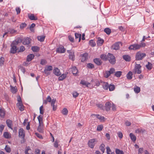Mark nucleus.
Masks as SVG:
<instances>
[{
	"label": "nucleus",
	"instance_id": "36",
	"mask_svg": "<svg viewBox=\"0 0 154 154\" xmlns=\"http://www.w3.org/2000/svg\"><path fill=\"white\" fill-rule=\"evenodd\" d=\"M116 154H124V152L119 149H116L115 150Z\"/></svg>",
	"mask_w": 154,
	"mask_h": 154
},
{
	"label": "nucleus",
	"instance_id": "12",
	"mask_svg": "<svg viewBox=\"0 0 154 154\" xmlns=\"http://www.w3.org/2000/svg\"><path fill=\"white\" fill-rule=\"evenodd\" d=\"M101 85L103 86V88L105 90H108L109 87V84L107 82H104L102 81H100Z\"/></svg>",
	"mask_w": 154,
	"mask_h": 154
},
{
	"label": "nucleus",
	"instance_id": "53",
	"mask_svg": "<svg viewBox=\"0 0 154 154\" xmlns=\"http://www.w3.org/2000/svg\"><path fill=\"white\" fill-rule=\"evenodd\" d=\"M43 106H42L40 107V113L41 114H43L44 112V110L43 109Z\"/></svg>",
	"mask_w": 154,
	"mask_h": 154
},
{
	"label": "nucleus",
	"instance_id": "23",
	"mask_svg": "<svg viewBox=\"0 0 154 154\" xmlns=\"http://www.w3.org/2000/svg\"><path fill=\"white\" fill-rule=\"evenodd\" d=\"M28 17L31 20H37L38 19L37 17L35 16L33 14H29L28 15Z\"/></svg>",
	"mask_w": 154,
	"mask_h": 154
},
{
	"label": "nucleus",
	"instance_id": "43",
	"mask_svg": "<svg viewBox=\"0 0 154 154\" xmlns=\"http://www.w3.org/2000/svg\"><path fill=\"white\" fill-rule=\"evenodd\" d=\"M38 119L39 122V124L40 125H41L42 121V117L40 115H39L38 117Z\"/></svg>",
	"mask_w": 154,
	"mask_h": 154
},
{
	"label": "nucleus",
	"instance_id": "25",
	"mask_svg": "<svg viewBox=\"0 0 154 154\" xmlns=\"http://www.w3.org/2000/svg\"><path fill=\"white\" fill-rule=\"evenodd\" d=\"M52 100L50 96H48L46 100H45L43 101V103L45 104H47L48 102H51Z\"/></svg>",
	"mask_w": 154,
	"mask_h": 154
},
{
	"label": "nucleus",
	"instance_id": "47",
	"mask_svg": "<svg viewBox=\"0 0 154 154\" xmlns=\"http://www.w3.org/2000/svg\"><path fill=\"white\" fill-rule=\"evenodd\" d=\"M100 58L101 59L105 60L107 59V56L106 54H101L100 56Z\"/></svg>",
	"mask_w": 154,
	"mask_h": 154
},
{
	"label": "nucleus",
	"instance_id": "33",
	"mask_svg": "<svg viewBox=\"0 0 154 154\" xmlns=\"http://www.w3.org/2000/svg\"><path fill=\"white\" fill-rule=\"evenodd\" d=\"M5 114V111L3 109H1L0 110V116L1 117H3Z\"/></svg>",
	"mask_w": 154,
	"mask_h": 154
},
{
	"label": "nucleus",
	"instance_id": "10",
	"mask_svg": "<svg viewBox=\"0 0 154 154\" xmlns=\"http://www.w3.org/2000/svg\"><path fill=\"white\" fill-rule=\"evenodd\" d=\"M120 44L121 42H117L115 43L111 47L112 49L115 50L119 49L120 48Z\"/></svg>",
	"mask_w": 154,
	"mask_h": 154
},
{
	"label": "nucleus",
	"instance_id": "44",
	"mask_svg": "<svg viewBox=\"0 0 154 154\" xmlns=\"http://www.w3.org/2000/svg\"><path fill=\"white\" fill-rule=\"evenodd\" d=\"M115 88V86L113 85H109L108 87V88H109V91H113L114 89Z\"/></svg>",
	"mask_w": 154,
	"mask_h": 154
},
{
	"label": "nucleus",
	"instance_id": "7",
	"mask_svg": "<svg viewBox=\"0 0 154 154\" xmlns=\"http://www.w3.org/2000/svg\"><path fill=\"white\" fill-rule=\"evenodd\" d=\"M141 48V46L139 44H135L130 45L128 48L130 50H137Z\"/></svg>",
	"mask_w": 154,
	"mask_h": 154
},
{
	"label": "nucleus",
	"instance_id": "3",
	"mask_svg": "<svg viewBox=\"0 0 154 154\" xmlns=\"http://www.w3.org/2000/svg\"><path fill=\"white\" fill-rule=\"evenodd\" d=\"M141 66L140 64H136L134 69L133 70V72L136 74V73L139 74L141 72Z\"/></svg>",
	"mask_w": 154,
	"mask_h": 154
},
{
	"label": "nucleus",
	"instance_id": "40",
	"mask_svg": "<svg viewBox=\"0 0 154 154\" xmlns=\"http://www.w3.org/2000/svg\"><path fill=\"white\" fill-rule=\"evenodd\" d=\"M32 49L34 52H37L39 50V48L37 46H33L32 47Z\"/></svg>",
	"mask_w": 154,
	"mask_h": 154
},
{
	"label": "nucleus",
	"instance_id": "37",
	"mask_svg": "<svg viewBox=\"0 0 154 154\" xmlns=\"http://www.w3.org/2000/svg\"><path fill=\"white\" fill-rule=\"evenodd\" d=\"M104 32L108 35H109L111 32V29L109 28H106L104 29Z\"/></svg>",
	"mask_w": 154,
	"mask_h": 154
},
{
	"label": "nucleus",
	"instance_id": "15",
	"mask_svg": "<svg viewBox=\"0 0 154 154\" xmlns=\"http://www.w3.org/2000/svg\"><path fill=\"white\" fill-rule=\"evenodd\" d=\"M3 137L6 139H9L11 137V134L7 132H4L3 133Z\"/></svg>",
	"mask_w": 154,
	"mask_h": 154
},
{
	"label": "nucleus",
	"instance_id": "35",
	"mask_svg": "<svg viewBox=\"0 0 154 154\" xmlns=\"http://www.w3.org/2000/svg\"><path fill=\"white\" fill-rule=\"evenodd\" d=\"M146 68L149 70H151L152 69V64L149 62H148V64L146 66Z\"/></svg>",
	"mask_w": 154,
	"mask_h": 154
},
{
	"label": "nucleus",
	"instance_id": "2",
	"mask_svg": "<svg viewBox=\"0 0 154 154\" xmlns=\"http://www.w3.org/2000/svg\"><path fill=\"white\" fill-rule=\"evenodd\" d=\"M107 60L110 63L114 64L116 63V59L115 56L112 54L109 53L107 55Z\"/></svg>",
	"mask_w": 154,
	"mask_h": 154
},
{
	"label": "nucleus",
	"instance_id": "59",
	"mask_svg": "<svg viewBox=\"0 0 154 154\" xmlns=\"http://www.w3.org/2000/svg\"><path fill=\"white\" fill-rule=\"evenodd\" d=\"M143 152V148H140L139 149L138 154H141Z\"/></svg>",
	"mask_w": 154,
	"mask_h": 154
},
{
	"label": "nucleus",
	"instance_id": "41",
	"mask_svg": "<svg viewBox=\"0 0 154 154\" xmlns=\"http://www.w3.org/2000/svg\"><path fill=\"white\" fill-rule=\"evenodd\" d=\"M73 97L75 98L77 97L79 95V93L77 91H74L72 93Z\"/></svg>",
	"mask_w": 154,
	"mask_h": 154
},
{
	"label": "nucleus",
	"instance_id": "26",
	"mask_svg": "<svg viewBox=\"0 0 154 154\" xmlns=\"http://www.w3.org/2000/svg\"><path fill=\"white\" fill-rule=\"evenodd\" d=\"M133 74L131 71H129L127 74L126 77L128 79L130 80L132 79Z\"/></svg>",
	"mask_w": 154,
	"mask_h": 154
},
{
	"label": "nucleus",
	"instance_id": "45",
	"mask_svg": "<svg viewBox=\"0 0 154 154\" xmlns=\"http://www.w3.org/2000/svg\"><path fill=\"white\" fill-rule=\"evenodd\" d=\"M110 75V73L109 71H106L104 74V76L105 78H107Z\"/></svg>",
	"mask_w": 154,
	"mask_h": 154
},
{
	"label": "nucleus",
	"instance_id": "49",
	"mask_svg": "<svg viewBox=\"0 0 154 154\" xmlns=\"http://www.w3.org/2000/svg\"><path fill=\"white\" fill-rule=\"evenodd\" d=\"M87 66L90 69H92L94 68V66L93 64L91 63H89L87 64Z\"/></svg>",
	"mask_w": 154,
	"mask_h": 154
},
{
	"label": "nucleus",
	"instance_id": "17",
	"mask_svg": "<svg viewBox=\"0 0 154 154\" xmlns=\"http://www.w3.org/2000/svg\"><path fill=\"white\" fill-rule=\"evenodd\" d=\"M70 69V71H72V73L73 75H76L78 72V70L77 69L76 67L75 66H72V68Z\"/></svg>",
	"mask_w": 154,
	"mask_h": 154
},
{
	"label": "nucleus",
	"instance_id": "62",
	"mask_svg": "<svg viewBox=\"0 0 154 154\" xmlns=\"http://www.w3.org/2000/svg\"><path fill=\"white\" fill-rule=\"evenodd\" d=\"M117 134L118 135V137L120 138L121 139L122 138L123 135L122 132H119Z\"/></svg>",
	"mask_w": 154,
	"mask_h": 154
},
{
	"label": "nucleus",
	"instance_id": "14",
	"mask_svg": "<svg viewBox=\"0 0 154 154\" xmlns=\"http://www.w3.org/2000/svg\"><path fill=\"white\" fill-rule=\"evenodd\" d=\"M22 42L24 45H28L30 42V39L29 38H25L23 39Z\"/></svg>",
	"mask_w": 154,
	"mask_h": 154
},
{
	"label": "nucleus",
	"instance_id": "60",
	"mask_svg": "<svg viewBox=\"0 0 154 154\" xmlns=\"http://www.w3.org/2000/svg\"><path fill=\"white\" fill-rule=\"evenodd\" d=\"M30 149L29 147H27L25 150V154H29L28 152L29 150H30Z\"/></svg>",
	"mask_w": 154,
	"mask_h": 154
},
{
	"label": "nucleus",
	"instance_id": "51",
	"mask_svg": "<svg viewBox=\"0 0 154 154\" xmlns=\"http://www.w3.org/2000/svg\"><path fill=\"white\" fill-rule=\"evenodd\" d=\"M41 125L39 124V126H38L37 130L39 132L42 133L43 132V130L41 127Z\"/></svg>",
	"mask_w": 154,
	"mask_h": 154
},
{
	"label": "nucleus",
	"instance_id": "52",
	"mask_svg": "<svg viewBox=\"0 0 154 154\" xmlns=\"http://www.w3.org/2000/svg\"><path fill=\"white\" fill-rule=\"evenodd\" d=\"M47 63V62L44 59H42L41 60L40 64L42 65H44L46 64Z\"/></svg>",
	"mask_w": 154,
	"mask_h": 154
},
{
	"label": "nucleus",
	"instance_id": "58",
	"mask_svg": "<svg viewBox=\"0 0 154 154\" xmlns=\"http://www.w3.org/2000/svg\"><path fill=\"white\" fill-rule=\"evenodd\" d=\"M26 26V24L25 23H22L20 25V27L21 29H23L24 27H25Z\"/></svg>",
	"mask_w": 154,
	"mask_h": 154
},
{
	"label": "nucleus",
	"instance_id": "27",
	"mask_svg": "<svg viewBox=\"0 0 154 154\" xmlns=\"http://www.w3.org/2000/svg\"><path fill=\"white\" fill-rule=\"evenodd\" d=\"M123 58L124 60L127 61H129L131 60L130 57L127 55H123Z\"/></svg>",
	"mask_w": 154,
	"mask_h": 154
},
{
	"label": "nucleus",
	"instance_id": "63",
	"mask_svg": "<svg viewBox=\"0 0 154 154\" xmlns=\"http://www.w3.org/2000/svg\"><path fill=\"white\" fill-rule=\"evenodd\" d=\"M110 73V74H112L114 73L115 71V69L113 68H111L109 70V71Z\"/></svg>",
	"mask_w": 154,
	"mask_h": 154
},
{
	"label": "nucleus",
	"instance_id": "29",
	"mask_svg": "<svg viewBox=\"0 0 154 154\" xmlns=\"http://www.w3.org/2000/svg\"><path fill=\"white\" fill-rule=\"evenodd\" d=\"M94 62L97 65H100L101 64V61L98 58H96L94 59Z\"/></svg>",
	"mask_w": 154,
	"mask_h": 154
},
{
	"label": "nucleus",
	"instance_id": "9",
	"mask_svg": "<svg viewBox=\"0 0 154 154\" xmlns=\"http://www.w3.org/2000/svg\"><path fill=\"white\" fill-rule=\"evenodd\" d=\"M67 52L69 54V59L72 61L74 60H75V56L74 52L71 51L70 50H67Z\"/></svg>",
	"mask_w": 154,
	"mask_h": 154
},
{
	"label": "nucleus",
	"instance_id": "16",
	"mask_svg": "<svg viewBox=\"0 0 154 154\" xmlns=\"http://www.w3.org/2000/svg\"><path fill=\"white\" fill-rule=\"evenodd\" d=\"M56 101V99H53L52 100L51 102V106H52V109L54 111L56 110L57 109V106L54 105Z\"/></svg>",
	"mask_w": 154,
	"mask_h": 154
},
{
	"label": "nucleus",
	"instance_id": "5",
	"mask_svg": "<svg viewBox=\"0 0 154 154\" xmlns=\"http://www.w3.org/2000/svg\"><path fill=\"white\" fill-rule=\"evenodd\" d=\"M16 42H14L11 44V52L12 54H14L17 52V48L16 46L15 45Z\"/></svg>",
	"mask_w": 154,
	"mask_h": 154
},
{
	"label": "nucleus",
	"instance_id": "39",
	"mask_svg": "<svg viewBox=\"0 0 154 154\" xmlns=\"http://www.w3.org/2000/svg\"><path fill=\"white\" fill-rule=\"evenodd\" d=\"M45 36H39L37 37L38 39L40 42H43L45 39Z\"/></svg>",
	"mask_w": 154,
	"mask_h": 154
},
{
	"label": "nucleus",
	"instance_id": "34",
	"mask_svg": "<svg viewBox=\"0 0 154 154\" xmlns=\"http://www.w3.org/2000/svg\"><path fill=\"white\" fill-rule=\"evenodd\" d=\"M122 73V72L120 71H117L115 72V75L117 77H119L121 75Z\"/></svg>",
	"mask_w": 154,
	"mask_h": 154
},
{
	"label": "nucleus",
	"instance_id": "32",
	"mask_svg": "<svg viewBox=\"0 0 154 154\" xmlns=\"http://www.w3.org/2000/svg\"><path fill=\"white\" fill-rule=\"evenodd\" d=\"M75 36L76 39H79V42L81 40V34L75 33Z\"/></svg>",
	"mask_w": 154,
	"mask_h": 154
},
{
	"label": "nucleus",
	"instance_id": "28",
	"mask_svg": "<svg viewBox=\"0 0 154 154\" xmlns=\"http://www.w3.org/2000/svg\"><path fill=\"white\" fill-rule=\"evenodd\" d=\"M129 136L133 142L135 141L136 140V137L132 133H130Z\"/></svg>",
	"mask_w": 154,
	"mask_h": 154
},
{
	"label": "nucleus",
	"instance_id": "46",
	"mask_svg": "<svg viewBox=\"0 0 154 154\" xmlns=\"http://www.w3.org/2000/svg\"><path fill=\"white\" fill-rule=\"evenodd\" d=\"M5 149L7 152L9 153L11 151V149L9 146L6 145L5 148Z\"/></svg>",
	"mask_w": 154,
	"mask_h": 154
},
{
	"label": "nucleus",
	"instance_id": "19",
	"mask_svg": "<svg viewBox=\"0 0 154 154\" xmlns=\"http://www.w3.org/2000/svg\"><path fill=\"white\" fill-rule=\"evenodd\" d=\"M12 121L9 119H8L6 121V124L12 130L13 129V128H12Z\"/></svg>",
	"mask_w": 154,
	"mask_h": 154
},
{
	"label": "nucleus",
	"instance_id": "8",
	"mask_svg": "<svg viewBox=\"0 0 154 154\" xmlns=\"http://www.w3.org/2000/svg\"><path fill=\"white\" fill-rule=\"evenodd\" d=\"M96 139H93L89 140L88 144L89 147L93 148L95 145V142L96 141Z\"/></svg>",
	"mask_w": 154,
	"mask_h": 154
},
{
	"label": "nucleus",
	"instance_id": "30",
	"mask_svg": "<svg viewBox=\"0 0 154 154\" xmlns=\"http://www.w3.org/2000/svg\"><path fill=\"white\" fill-rule=\"evenodd\" d=\"M135 87L134 88V91L135 92L136 94H138L140 91V87L137 86H135Z\"/></svg>",
	"mask_w": 154,
	"mask_h": 154
},
{
	"label": "nucleus",
	"instance_id": "42",
	"mask_svg": "<svg viewBox=\"0 0 154 154\" xmlns=\"http://www.w3.org/2000/svg\"><path fill=\"white\" fill-rule=\"evenodd\" d=\"M62 112L63 115H67L68 112L67 109L66 108H64L62 110Z\"/></svg>",
	"mask_w": 154,
	"mask_h": 154
},
{
	"label": "nucleus",
	"instance_id": "55",
	"mask_svg": "<svg viewBox=\"0 0 154 154\" xmlns=\"http://www.w3.org/2000/svg\"><path fill=\"white\" fill-rule=\"evenodd\" d=\"M57 71H58V68H55L53 70V73L56 75L58 76V72Z\"/></svg>",
	"mask_w": 154,
	"mask_h": 154
},
{
	"label": "nucleus",
	"instance_id": "1",
	"mask_svg": "<svg viewBox=\"0 0 154 154\" xmlns=\"http://www.w3.org/2000/svg\"><path fill=\"white\" fill-rule=\"evenodd\" d=\"M146 56L145 53H142L140 51L138 52L135 55L136 60H142Z\"/></svg>",
	"mask_w": 154,
	"mask_h": 154
},
{
	"label": "nucleus",
	"instance_id": "57",
	"mask_svg": "<svg viewBox=\"0 0 154 154\" xmlns=\"http://www.w3.org/2000/svg\"><path fill=\"white\" fill-rule=\"evenodd\" d=\"M92 115L95 116L97 119H99L100 120H102V117L100 116L99 115L93 114V115Z\"/></svg>",
	"mask_w": 154,
	"mask_h": 154
},
{
	"label": "nucleus",
	"instance_id": "11",
	"mask_svg": "<svg viewBox=\"0 0 154 154\" xmlns=\"http://www.w3.org/2000/svg\"><path fill=\"white\" fill-rule=\"evenodd\" d=\"M88 54L87 53H85L81 55V57H82L81 61L82 62H84L88 58Z\"/></svg>",
	"mask_w": 154,
	"mask_h": 154
},
{
	"label": "nucleus",
	"instance_id": "54",
	"mask_svg": "<svg viewBox=\"0 0 154 154\" xmlns=\"http://www.w3.org/2000/svg\"><path fill=\"white\" fill-rule=\"evenodd\" d=\"M35 26V24L33 23H32L31 26H30V29L31 30V32H33L34 31V29H33V28Z\"/></svg>",
	"mask_w": 154,
	"mask_h": 154
},
{
	"label": "nucleus",
	"instance_id": "56",
	"mask_svg": "<svg viewBox=\"0 0 154 154\" xmlns=\"http://www.w3.org/2000/svg\"><path fill=\"white\" fill-rule=\"evenodd\" d=\"M25 50V48L23 46L20 47V49L18 51L19 52H23Z\"/></svg>",
	"mask_w": 154,
	"mask_h": 154
},
{
	"label": "nucleus",
	"instance_id": "13",
	"mask_svg": "<svg viewBox=\"0 0 154 154\" xmlns=\"http://www.w3.org/2000/svg\"><path fill=\"white\" fill-rule=\"evenodd\" d=\"M66 49L63 46L60 45L58 47V53H63L65 52Z\"/></svg>",
	"mask_w": 154,
	"mask_h": 154
},
{
	"label": "nucleus",
	"instance_id": "31",
	"mask_svg": "<svg viewBox=\"0 0 154 154\" xmlns=\"http://www.w3.org/2000/svg\"><path fill=\"white\" fill-rule=\"evenodd\" d=\"M66 74H63L58 77V80L60 81L63 80L66 78Z\"/></svg>",
	"mask_w": 154,
	"mask_h": 154
},
{
	"label": "nucleus",
	"instance_id": "48",
	"mask_svg": "<svg viewBox=\"0 0 154 154\" xmlns=\"http://www.w3.org/2000/svg\"><path fill=\"white\" fill-rule=\"evenodd\" d=\"M4 58L3 57L0 58V66H2L4 64Z\"/></svg>",
	"mask_w": 154,
	"mask_h": 154
},
{
	"label": "nucleus",
	"instance_id": "21",
	"mask_svg": "<svg viewBox=\"0 0 154 154\" xmlns=\"http://www.w3.org/2000/svg\"><path fill=\"white\" fill-rule=\"evenodd\" d=\"M104 42V40L103 39L99 37L97 38V45L99 46H101L103 43Z\"/></svg>",
	"mask_w": 154,
	"mask_h": 154
},
{
	"label": "nucleus",
	"instance_id": "22",
	"mask_svg": "<svg viewBox=\"0 0 154 154\" xmlns=\"http://www.w3.org/2000/svg\"><path fill=\"white\" fill-rule=\"evenodd\" d=\"M80 83L83 85H85L86 87H89L90 85V83L85 81L84 80H82L81 81Z\"/></svg>",
	"mask_w": 154,
	"mask_h": 154
},
{
	"label": "nucleus",
	"instance_id": "20",
	"mask_svg": "<svg viewBox=\"0 0 154 154\" xmlns=\"http://www.w3.org/2000/svg\"><path fill=\"white\" fill-rule=\"evenodd\" d=\"M111 106V103L110 102H107L105 104V108L106 111H108L110 110Z\"/></svg>",
	"mask_w": 154,
	"mask_h": 154
},
{
	"label": "nucleus",
	"instance_id": "24",
	"mask_svg": "<svg viewBox=\"0 0 154 154\" xmlns=\"http://www.w3.org/2000/svg\"><path fill=\"white\" fill-rule=\"evenodd\" d=\"M34 55L32 54L28 55L27 57V60L28 61H31L34 57Z\"/></svg>",
	"mask_w": 154,
	"mask_h": 154
},
{
	"label": "nucleus",
	"instance_id": "64",
	"mask_svg": "<svg viewBox=\"0 0 154 154\" xmlns=\"http://www.w3.org/2000/svg\"><path fill=\"white\" fill-rule=\"evenodd\" d=\"M112 110L113 111H115L116 110V106H115V104L113 103L112 105Z\"/></svg>",
	"mask_w": 154,
	"mask_h": 154
},
{
	"label": "nucleus",
	"instance_id": "18",
	"mask_svg": "<svg viewBox=\"0 0 154 154\" xmlns=\"http://www.w3.org/2000/svg\"><path fill=\"white\" fill-rule=\"evenodd\" d=\"M11 91V92L13 94H15L17 91V87L16 86L13 87L12 85H10Z\"/></svg>",
	"mask_w": 154,
	"mask_h": 154
},
{
	"label": "nucleus",
	"instance_id": "50",
	"mask_svg": "<svg viewBox=\"0 0 154 154\" xmlns=\"http://www.w3.org/2000/svg\"><path fill=\"white\" fill-rule=\"evenodd\" d=\"M103 128V126L102 125H98L97 128V130L98 131H101L102 130Z\"/></svg>",
	"mask_w": 154,
	"mask_h": 154
},
{
	"label": "nucleus",
	"instance_id": "38",
	"mask_svg": "<svg viewBox=\"0 0 154 154\" xmlns=\"http://www.w3.org/2000/svg\"><path fill=\"white\" fill-rule=\"evenodd\" d=\"M105 146V145L103 144H102L100 146V149L103 153L104 152L105 149L104 148Z\"/></svg>",
	"mask_w": 154,
	"mask_h": 154
},
{
	"label": "nucleus",
	"instance_id": "6",
	"mask_svg": "<svg viewBox=\"0 0 154 154\" xmlns=\"http://www.w3.org/2000/svg\"><path fill=\"white\" fill-rule=\"evenodd\" d=\"M53 69V67L51 66H47L45 67L44 72L47 75L50 74L49 71H51Z\"/></svg>",
	"mask_w": 154,
	"mask_h": 154
},
{
	"label": "nucleus",
	"instance_id": "4",
	"mask_svg": "<svg viewBox=\"0 0 154 154\" xmlns=\"http://www.w3.org/2000/svg\"><path fill=\"white\" fill-rule=\"evenodd\" d=\"M18 134L19 137L23 139V140L21 141V143H24L25 141V132L22 128H20L19 129Z\"/></svg>",
	"mask_w": 154,
	"mask_h": 154
},
{
	"label": "nucleus",
	"instance_id": "61",
	"mask_svg": "<svg viewBox=\"0 0 154 154\" xmlns=\"http://www.w3.org/2000/svg\"><path fill=\"white\" fill-rule=\"evenodd\" d=\"M16 32V31L15 30L13 29H10L8 31V32H10V33L11 34L14 33Z\"/></svg>",
	"mask_w": 154,
	"mask_h": 154
}]
</instances>
